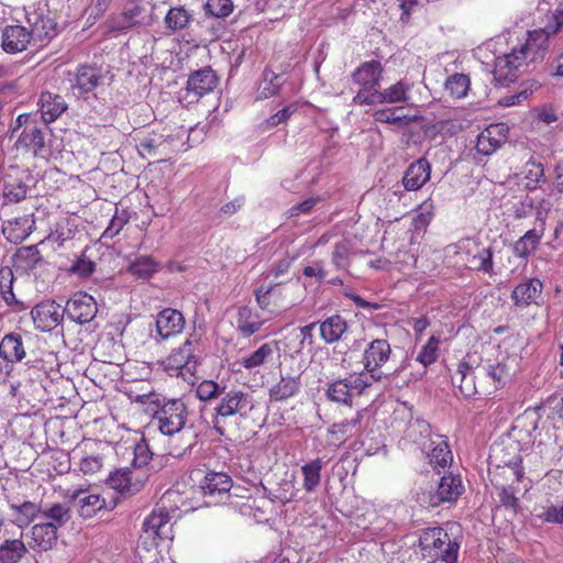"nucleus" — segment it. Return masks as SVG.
<instances>
[{"label": "nucleus", "mask_w": 563, "mask_h": 563, "mask_svg": "<svg viewBox=\"0 0 563 563\" xmlns=\"http://www.w3.org/2000/svg\"><path fill=\"white\" fill-rule=\"evenodd\" d=\"M135 402L144 405L145 411L151 416L147 428L167 437L166 449L170 456L184 459L191 453L198 434L191 427H187L189 412L181 398H168L150 391L137 395Z\"/></svg>", "instance_id": "obj_1"}, {"label": "nucleus", "mask_w": 563, "mask_h": 563, "mask_svg": "<svg viewBox=\"0 0 563 563\" xmlns=\"http://www.w3.org/2000/svg\"><path fill=\"white\" fill-rule=\"evenodd\" d=\"M419 547L429 563H457L460 544L441 527L422 530Z\"/></svg>", "instance_id": "obj_2"}, {"label": "nucleus", "mask_w": 563, "mask_h": 563, "mask_svg": "<svg viewBox=\"0 0 563 563\" xmlns=\"http://www.w3.org/2000/svg\"><path fill=\"white\" fill-rule=\"evenodd\" d=\"M253 409L252 396L240 389V388H227L223 386L220 391L214 406V417L212 420L213 428L220 435L224 434V428L221 422L233 416L246 417L247 413Z\"/></svg>", "instance_id": "obj_3"}, {"label": "nucleus", "mask_w": 563, "mask_h": 563, "mask_svg": "<svg viewBox=\"0 0 563 563\" xmlns=\"http://www.w3.org/2000/svg\"><path fill=\"white\" fill-rule=\"evenodd\" d=\"M172 515L164 507H156L145 517L139 539V548L150 550L162 541L173 540Z\"/></svg>", "instance_id": "obj_4"}, {"label": "nucleus", "mask_w": 563, "mask_h": 563, "mask_svg": "<svg viewBox=\"0 0 563 563\" xmlns=\"http://www.w3.org/2000/svg\"><path fill=\"white\" fill-rule=\"evenodd\" d=\"M390 355L391 347L385 339H375L366 345L363 352L362 363L371 379L387 385L390 384L391 378L398 373V369L389 374L382 371V367L389 361Z\"/></svg>", "instance_id": "obj_5"}, {"label": "nucleus", "mask_w": 563, "mask_h": 563, "mask_svg": "<svg viewBox=\"0 0 563 563\" xmlns=\"http://www.w3.org/2000/svg\"><path fill=\"white\" fill-rule=\"evenodd\" d=\"M199 339L192 334L184 342L181 346L173 351V353L164 362L165 369L169 375L194 374L198 365V356L196 355V345Z\"/></svg>", "instance_id": "obj_6"}, {"label": "nucleus", "mask_w": 563, "mask_h": 563, "mask_svg": "<svg viewBox=\"0 0 563 563\" xmlns=\"http://www.w3.org/2000/svg\"><path fill=\"white\" fill-rule=\"evenodd\" d=\"M272 499L265 497L238 495V493L228 496V504L232 509L260 523L268 521L272 511Z\"/></svg>", "instance_id": "obj_7"}, {"label": "nucleus", "mask_w": 563, "mask_h": 563, "mask_svg": "<svg viewBox=\"0 0 563 563\" xmlns=\"http://www.w3.org/2000/svg\"><path fill=\"white\" fill-rule=\"evenodd\" d=\"M148 478L147 471L129 467L117 470L107 479L109 487L123 496L141 492Z\"/></svg>", "instance_id": "obj_8"}, {"label": "nucleus", "mask_w": 563, "mask_h": 563, "mask_svg": "<svg viewBox=\"0 0 563 563\" xmlns=\"http://www.w3.org/2000/svg\"><path fill=\"white\" fill-rule=\"evenodd\" d=\"M294 290H299L298 283L286 285L284 283L269 284L268 286H260L254 290L256 303L263 310L269 309L272 299H285L286 307L297 305L299 297H290Z\"/></svg>", "instance_id": "obj_9"}, {"label": "nucleus", "mask_w": 563, "mask_h": 563, "mask_svg": "<svg viewBox=\"0 0 563 563\" xmlns=\"http://www.w3.org/2000/svg\"><path fill=\"white\" fill-rule=\"evenodd\" d=\"M65 314V307L54 300L42 301L31 310L34 325L42 332L54 330L62 323Z\"/></svg>", "instance_id": "obj_10"}, {"label": "nucleus", "mask_w": 563, "mask_h": 563, "mask_svg": "<svg viewBox=\"0 0 563 563\" xmlns=\"http://www.w3.org/2000/svg\"><path fill=\"white\" fill-rule=\"evenodd\" d=\"M66 316L74 322L85 324L97 314L98 308L95 298L87 292H75L66 302Z\"/></svg>", "instance_id": "obj_11"}, {"label": "nucleus", "mask_w": 563, "mask_h": 563, "mask_svg": "<svg viewBox=\"0 0 563 563\" xmlns=\"http://www.w3.org/2000/svg\"><path fill=\"white\" fill-rule=\"evenodd\" d=\"M104 74L100 67L80 65L74 74V79H71L73 93L78 98H87L102 84Z\"/></svg>", "instance_id": "obj_12"}, {"label": "nucleus", "mask_w": 563, "mask_h": 563, "mask_svg": "<svg viewBox=\"0 0 563 563\" xmlns=\"http://www.w3.org/2000/svg\"><path fill=\"white\" fill-rule=\"evenodd\" d=\"M233 487L232 478L224 472L209 471L199 482L202 495L210 500L209 504L218 503L223 497L228 499Z\"/></svg>", "instance_id": "obj_13"}, {"label": "nucleus", "mask_w": 563, "mask_h": 563, "mask_svg": "<svg viewBox=\"0 0 563 563\" xmlns=\"http://www.w3.org/2000/svg\"><path fill=\"white\" fill-rule=\"evenodd\" d=\"M464 493V485L460 474L443 475L435 493L429 494V506L437 507L442 503H455Z\"/></svg>", "instance_id": "obj_14"}, {"label": "nucleus", "mask_w": 563, "mask_h": 563, "mask_svg": "<svg viewBox=\"0 0 563 563\" xmlns=\"http://www.w3.org/2000/svg\"><path fill=\"white\" fill-rule=\"evenodd\" d=\"M435 432L432 431L431 424L421 418H412L409 420L404 433V440L415 445L420 452L430 451L434 442Z\"/></svg>", "instance_id": "obj_15"}, {"label": "nucleus", "mask_w": 563, "mask_h": 563, "mask_svg": "<svg viewBox=\"0 0 563 563\" xmlns=\"http://www.w3.org/2000/svg\"><path fill=\"white\" fill-rule=\"evenodd\" d=\"M218 76L210 66L192 71L186 82V93L198 100L210 93L218 85Z\"/></svg>", "instance_id": "obj_16"}, {"label": "nucleus", "mask_w": 563, "mask_h": 563, "mask_svg": "<svg viewBox=\"0 0 563 563\" xmlns=\"http://www.w3.org/2000/svg\"><path fill=\"white\" fill-rule=\"evenodd\" d=\"M65 497L76 501L78 515L84 519L92 518L98 511L106 508V499L98 494H90L86 488L68 489Z\"/></svg>", "instance_id": "obj_17"}, {"label": "nucleus", "mask_w": 563, "mask_h": 563, "mask_svg": "<svg viewBox=\"0 0 563 563\" xmlns=\"http://www.w3.org/2000/svg\"><path fill=\"white\" fill-rule=\"evenodd\" d=\"M509 128L506 123H495L483 130L476 142V151L483 155H490L507 140Z\"/></svg>", "instance_id": "obj_18"}, {"label": "nucleus", "mask_w": 563, "mask_h": 563, "mask_svg": "<svg viewBox=\"0 0 563 563\" xmlns=\"http://www.w3.org/2000/svg\"><path fill=\"white\" fill-rule=\"evenodd\" d=\"M156 338L167 340L183 332L185 328L184 314L173 308H165L156 316Z\"/></svg>", "instance_id": "obj_19"}, {"label": "nucleus", "mask_w": 563, "mask_h": 563, "mask_svg": "<svg viewBox=\"0 0 563 563\" xmlns=\"http://www.w3.org/2000/svg\"><path fill=\"white\" fill-rule=\"evenodd\" d=\"M431 165L426 158H419L411 163L402 176V185L408 191H416L430 179Z\"/></svg>", "instance_id": "obj_20"}, {"label": "nucleus", "mask_w": 563, "mask_h": 563, "mask_svg": "<svg viewBox=\"0 0 563 563\" xmlns=\"http://www.w3.org/2000/svg\"><path fill=\"white\" fill-rule=\"evenodd\" d=\"M384 67L379 60L362 63L353 73L352 80L360 87H379L383 78Z\"/></svg>", "instance_id": "obj_21"}, {"label": "nucleus", "mask_w": 563, "mask_h": 563, "mask_svg": "<svg viewBox=\"0 0 563 563\" xmlns=\"http://www.w3.org/2000/svg\"><path fill=\"white\" fill-rule=\"evenodd\" d=\"M2 48L5 53L15 54L26 49L31 42L29 30L22 25H8L2 31Z\"/></svg>", "instance_id": "obj_22"}, {"label": "nucleus", "mask_w": 563, "mask_h": 563, "mask_svg": "<svg viewBox=\"0 0 563 563\" xmlns=\"http://www.w3.org/2000/svg\"><path fill=\"white\" fill-rule=\"evenodd\" d=\"M545 228L542 224H534L532 229L528 230L520 236L512 245V253L517 258L528 260L540 245L543 238Z\"/></svg>", "instance_id": "obj_23"}, {"label": "nucleus", "mask_w": 563, "mask_h": 563, "mask_svg": "<svg viewBox=\"0 0 563 563\" xmlns=\"http://www.w3.org/2000/svg\"><path fill=\"white\" fill-rule=\"evenodd\" d=\"M57 530L53 525L44 522L36 523L31 529V540L29 547L38 552H45L56 544Z\"/></svg>", "instance_id": "obj_24"}, {"label": "nucleus", "mask_w": 563, "mask_h": 563, "mask_svg": "<svg viewBox=\"0 0 563 563\" xmlns=\"http://www.w3.org/2000/svg\"><path fill=\"white\" fill-rule=\"evenodd\" d=\"M125 26L148 25L152 22L150 3L141 0H129L122 12Z\"/></svg>", "instance_id": "obj_25"}, {"label": "nucleus", "mask_w": 563, "mask_h": 563, "mask_svg": "<svg viewBox=\"0 0 563 563\" xmlns=\"http://www.w3.org/2000/svg\"><path fill=\"white\" fill-rule=\"evenodd\" d=\"M543 285L538 278H530L518 284L511 294V299L516 306L528 307L537 303L542 294Z\"/></svg>", "instance_id": "obj_26"}, {"label": "nucleus", "mask_w": 563, "mask_h": 563, "mask_svg": "<svg viewBox=\"0 0 563 563\" xmlns=\"http://www.w3.org/2000/svg\"><path fill=\"white\" fill-rule=\"evenodd\" d=\"M15 146L18 148H24L32 151L34 155L42 154L45 147V134L44 131L34 124H27L16 136Z\"/></svg>", "instance_id": "obj_27"}, {"label": "nucleus", "mask_w": 563, "mask_h": 563, "mask_svg": "<svg viewBox=\"0 0 563 563\" xmlns=\"http://www.w3.org/2000/svg\"><path fill=\"white\" fill-rule=\"evenodd\" d=\"M515 360L508 356H503L501 360H496L494 363L486 362L477 367L481 376L489 377L494 383H503L508 379L514 373Z\"/></svg>", "instance_id": "obj_28"}, {"label": "nucleus", "mask_w": 563, "mask_h": 563, "mask_svg": "<svg viewBox=\"0 0 563 563\" xmlns=\"http://www.w3.org/2000/svg\"><path fill=\"white\" fill-rule=\"evenodd\" d=\"M38 106L41 118L46 124L54 122L67 109L63 97L48 91L41 93Z\"/></svg>", "instance_id": "obj_29"}, {"label": "nucleus", "mask_w": 563, "mask_h": 563, "mask_svg": "<svg viewBox=\"0 0 563 563\" xmlns=\"http://www.w3.org/2000/svg\"><path fill=\"white\" fill-rule=\"evenodd\" d=\"M320 336L327 344L340 341L349 330L346 320L340 314L328 317L318 322Z\"/></svg>", "instance_id": "obj_30"}, {"label": "nucleus", "mask_w": 563, "mask_h": 563, "mask_svg": "<svg viewBox=\"0 0 563 563\" xmlns=\"http://www.w3.org/2000/svg\"><path fill=\"white\" fill-rule=\"evenodd\" d=\"M432 442L434 443L430 448V451H422L421 453L428 457L429 463L434 467H446L453 460L446 438L438 433Z\"/></svg>", "instance_id": "obj_31"}, {"label": "nucleus", "mask_w": 563, "mask_h": 563, "mask_svg": "<svg viewBox=\"0 0 563 563\" xmlns=\"http://www.w3.org/2000/svg\"><path fill=\"white\" fill-rule=\"evenodd\" d=\"M301 388L300 376H282L280 380L269 388L271 401H284L296 396Z\"/></svg>", "instance_id": "obj_32"}, {"label": "nucleus", "mask_w": 563, "mask_h": 563, "mask_svg": "<svg viewBox=\"0 0 563 563\" xmlns=\"http://www.w3.org/2000/svg\"><path fill=\"white\" fill-rule=\"evenodd\" d=\"M0 356L10 363L21 362L25 357L22 338L16 333L5 334L0 342Z\"/></svg>", "instance_id": "obj_33"}, {"label": "nucleus", "mask_w": 563, "mask_h": 563, "mask_svg": "<svg viewBox=\"0 0 563 563\" xmlns=\"http://www.w3.org/2000/svg\"><path fill=\"white\" fill-rule=\"evenodd\" d=\"M27 22L31 25L29 32L33 40L43 41L56 34V23L48 16L34 12L27 15Z\"/></svg>", "instance_id": "obj_34"}, {"label": "nucleus", "mask_w": 563, "mask_h": 563, "mask_svg": "<svg viewBox=\"0 0 563 563\" xmlns=\"http://www.w3.org/2000/svg\"><path fill=\"white\" fill-rule=\"evenodd\" d=\"M18 269L29 273L44 262L37 245L22 246L13 255Z\"/></svg>", "instance_id": "obj_35"}, {"label": "nucleus", "mask_w": 563, "mask_h": 563, "mask_svg": "<svg viewBox=\"0 0 563 563\" xmlns=\"http://www.w3.org/2000/svg\"><path fill=\"white\" fill-rule=\"evenodd\" d=\"M451 379L452 384L459 387L463 396L471 397L476 393L474 369L468 363L461 362Z\"/></svg>", "instance_id": "obj_36"}, {"label": "nucleus", "mask_w": 563, "mask_h": 563, "mask_svg": "<svg viewBox=\"0 0 563 563\" xmlns=\"http://www.w3.org/2000/svg\"><path fill=\"white\" fill-rule=\"evenodd\" d=\"M362 420V413L358 411L352 418L344 419L340 422L333 423L328 432L332 438V443L342 444L347 438L354 434Z\"/></svg>", "instance_id": "obj_37"}, {"label": "nucleus", "mask_w": 563, "mask_h": 563, "mask_svg": "<svg viewBox=\"0 0 563 563\" xmlns=\"http://www.w3.org/2000/svg\"><path fill=\"white\" fill-rule=\"evenodd\" d=\"M354 255L355 252L352 242L343 239L333 245L331 263L336 269L349 273Z\"/></svg>", "instance_id": "obj_38"}, {"label": "nucleus", "mask_w": 563, "mask_h": 563, "mask_svg": "<svg viewBox=\"0 0 563 563\" xmlns=\"http://www.w3.org/2000/svg\"><path fill=\"white\" fill-rule=\"evenodd\" d=\"M325 464L327 462L323 459L317 457L301 466L302 487L307 493H313L320 485L321 471Z\"/></svg>", "instance_id": "obj_39"}, {"label": "nucleus", "mask_w": 563, "mask_h": 563, "mask_svg": "<svg viewBox=\"0 0 563 563\" xmlns=\"http://www.w3.org/2000/svg\"><path fill=\"white\" fill-rule=\"evenodd\" d=\"M412 87L413 82L406 78L386 87L384 89L386 103H408Z\"/></svg>", "instance_id": "obj_40"}, {"label": "nucleus", "mask_w": 563, "mask_h": 563, "mask_svg": "<svg viewBox=\"0 0 563 563\" xmlns=\"http://www.w3.org/2000/svg\"><path fill=\"white\" fill-rule=\"evenodd\" d=\"M493 255L492 246H486L478 242L471 271L484 273L489 276L496 275Z\"/></svg>", "instance_id": "obj_41"}, {"label": "nucleus", "mask_w": 563, "mask_h": 563, "mask_svg": "<svg viewBox=\"0 0 563 563\" xmlns=\"http://www.w3.org/2000/svg\"><path fill=\"white\" fill-rule=\"evenodd\" d=\"M136 147L144 158L162 156V148L166 147V140L162 134L152 133L142 137Z\"/></svg>", "instance_id": "obj_42"}, {"label": "nucleus", "mask_w": 563, "mask_h": 563, "mask_svg": "<svg viewBox=\"0 0 563 563\" xmlns=\"http://www.w3.org/2000/svg\"><path fill=\"white\" fill-rule=\"evenodd\" d=\"M401 109V107L379 109L374 111L372 113V117L376 122L388 123L398 126L408 125L417 120L416 115L397 114V112L400 111Z\"/></svg>", "instance_id": "obj_43"}, {"label": "nucleus", "mask_w": 563, "mask_h": 563, "mask_svg": "<svg viewBox=\"0 0 563 563\" xmlns=\"http://www.w3.org/2000/svg\"><path fill=\"white\" fill-rule=\"evenodd\" d=\"M41 518L48 520L45 523L53 525L58 530L69 521L70 508L64 504H53L49 507L41 508Z\"/></svg>", "instance_id": "obj_44"}, {"label": "nucleus", "mask_w": 563, "mask_h": 563, "mask_svg": "<svg viewBox=\"0 0 563 563\" xmlns=\"http://www.w3.org/2000/svg\"><path fill=\"white\" fill-rule=\"evenodd\" d=\"M192 21V14L184 7L172 8L165 15V25L173 32L181 31L188 27Z\"/></svg>", "instance_id": "obj_45"}, {"label": "nucleus", "mask_w": 563, "mask_h": 563, "mask_svg": "<svg viewBox=\"0 0 563 563\" xmlns=\"http://www.w3.org/2000/svg\"><path fill=\"white\" fill-rule=\"evenodd\" d=\"M161 265L151 256H139L129 265V272L136 278L147 279L158 272Z\"/></svg>", "instance_id": "obj_46"}, {"label": "nucleus", "mask_w": 563, "mask_h": 563, "mask_svg": "<svg viewBox=\"0 0 563 563\" xmlns=\"http://www.w3.org/2000/svg\"><path fill=\"white\" fill-rule=\"evenodd\" d=\"M238 330L243 336H251L260 331L263 322L257 317H253L252 310L247 306H242L238 311Z\"/></svg>", "instance_id": "obj_47"}, {"label": "nucleus", "mask_w": 563, "mask_h": 563, "mask_svg": "<svg viewBox=\"0 0 563 563\" xmlns=\"http://www.w3.org/2000/svg\"><path fill=\"white\" fill-rule=\"evenodd\" d=\"M25 553L26 547L21 540H5L0 545V563H18Z\"/></svg>", "instance_id": "obj_48"}, {"label": "nucleus", "mask_w": 563, "mask_h": 563, "mask_svg": "<svg viewBox=\"0 0 563 563\" xmlns=\"http://www.w3.org/2000/svg\"><path fill=\"white\" fill-rule=\"evenodd\" d=\"M284 81L285 80L282 75L265 68L263 71V81L260 86L258 97L267 99L275 96L279 91Z\"/></svg>", "instance_id": "obj_49"}, {"label": "nucleus", "mask_w": 563, "mask_h": 563, "mask_svg": "<svg viewBox=\"0 0 563 563\" xmlns=\"http://www.w3.org/2000/svg\"><path fill=\"white\" fill-rule=\"evenodd\" d=\"M327 397L333 402L342 404L345 406H352V395L350 389L344 380V378L336 379L330 384H328L327 388Z\"/></svg>", "instance_id": "obj_50"}, {"label": "nucleus", "mask_w": 563, "mask_h": 563, "mask_svg": "<svg viewBox=\"0 0 563 563\" xmlns=\"http://www.w3.org/2000/svg\"><path fill=\"white\" fill-rule=\"evenodd\" d=\"M29 220L26 218H16L8 222V227L3 228V234L11 243H20L31 233V228H24Z\"/></svg>", "instance_id": "obj_51"}, {"label": "nucleus", "mask_w": 563, "mask_h": 563, "mask_svg": "<svg viewBox=\"0 0 563 563\" xmlns=\"http://www.w3.org/2000/svg\"><path fill=\"white\" fill-rule=\"evenodd\" d=\"M540 88V84L537 80H527L520 85L518 92L506 96L501 100V104L505 107H511L522 103Z\"/></svg>", "instance_id": "obj_52"}, {"label": "nucleus", "mask_w": 563, "mask_h": 563, "mask_svg": "<svg viewBox=\"0 0 563 563\" xmlns=\"http://www.w3.org/2000/svg\"><path fill=\"white\" fill-rule=\"evenodd\" d=\"M530 198L533 200V211L536 212V222L534 224H542V227L545 228V220L548 218V214L553 207V203L551 201V196L545 195L543 192L541 194H532L530 195Z\"/></svg>", "instance_id": "obj_53"}, {"label": "nucleus", "mask_w": 563, "mask_h": 563, "mask_svg": "<svg viewBox=\"0 0 563 563\" xmlns=\"http://www.w3.org/2000/svg\"><path fill=\"white\" fill-rule=\"evenodd\" d=\"M10 507L16 512L15 520L19 526H26L37 516L41 517V508L32 501H25L20 505L11 504Z\"/></svg>", "instance_id": "obj_54"}, {"label": "nucleus", "mask_w": 563, "mask_h": 563, "mask_svg": "<svg viewBox=\"0 0 563 563\" xmlns=\"http://www.w3.org/2000/svg\"><path fill=\"white\" fill-rule=\"evenodd\" d=\"M439 345L440 338L435 335H431L427 343L421 347L418 353L416 361L422 364L424 367L430 366L434 362H437L439 357Z\"/></svg>", "instance_id": "obj_55"}, {"label": "nucleus", "mask_w": 563, "mask_h": 563, "mask_svg": "<svg viewBox=\"0 0 563 563\" xmlns=\"http://www.w3.org/2000/svg\"><path fill=\"white\" fill-rule=\"evenodd\" d=\"M445 90L454 98H463L470 88V78L464 74H454L448 77L444 84Z\"/></svg>", "instance_id": "obj_56"}, {"label": "nucleus", "mask_w": 563, "mask_h": 563, "mask_svg": "<svg viewBox=\"0 0 563 563\" xmlns=\"http://www.w3.org/2000/svg\"><path fill=\"white\" fill-rule=\"evenodd\" d=\"M273 354V349L268 343L261 345L256 351H254L249 356L243 357L240 361V364L245 369H253L258 367L265 363V361Z\"/></svg>", "instance_id": "obj_57"}, {"label": "nucleus", "mask_w": 563, "mask_h": 563, "mask_svg": "<svg viewBox=\"0 0 563 563\" xmlns=\"http://www.w3.org/2000/svg\"><path fill=\"white\" fill-rule=\"evenodd\" d=\"M478 245V241L475 239H464L459 241L456 246V256L459 260L468 268H472L473 258Z\"/></svg>", "instance_id": "obj_58"}, {"label": "nucleus", "mask_w": 563, "mask_h": 563, "mask_svg": "<svg viewBox=\"0 0 563 563\" xmlns=\"http://www.w3.org/2000/svg\"><path fill=\"white\" fill-rule=\"evenodd\" d=\"M130 221V216L128 211L121 210L119 211L118 208L115 209V213L113 214L112 219L110 220L109 225L103 231L101 239L103 240H112L114 236H117L124 225Z\"/></svg>", "instance_id": "obj_59"}, {"label": "nucleus", "mask_w": 563, "mask_h": 563, "mask_svg": "<svg viewBox=\"0 0 563 563\" xmlns=\"http://www.w3.org/2000/svg\"><path fill=\"white\" fill-rule=\"evenodd\" d=\"M232 0H207L203 4L206 14L214 18H227L233 11Z\"/></svg>", "instance_id": "obj_60"}, {"label": "nucleus", "mask_w": 563, "mask_h": 563, "mask_svg": "<svg viewBox=\"0 0 563 563\" xmlns=\"http://www.w3.org/2000/svg\"><path fill=\"white\" fill-rule=\"evenodd\" d=\"M525 175V187L529 190H534L538 184L544 177L543 166L540 163L528 162L523 170Z\"/></svg>", "instance_id": "obj_61"}, {"label": "nucleus", "mask_w": 563, "mask_h": 563, "mask_svg": "<svg viewBox=\"0 0 563 563\" xmlns=\"http://www.w3.org/2000/svg\"><path fill=\"white\" fill-rule=\"evenodd\" d=\"M223 386L213 380H203L196 388V395L201 401H214L217 400Z\"/></svg>", "instance_id": "obj_62"}, {"label": "nucleus", "mask_w": 563, "mask_h": 563, "mask_svg": "<svg viewBox=\"0 0 563 563\" xmlns=\"http://www.w3.org/2000/svg\"><path fill=\"white\" fill-rule=\"evenodd\" d=\"M27 186L23 183L7 184L3 188V205L18 203L25 199Z\"/></svg>", "instance_id": "obj_63"}, {"label": "nucleus", "mask_w": 563, "mask_h": 563, "mask_svg": "<svg viewBox=\"0 0 563 563\" xmlns=\"http://www.w3.org/2000/svg\"><path fill=\"white\" fill-rule=\"evenodd\" d=\"M103 466V455L86 454L80 457L79 468L84 474H96Z\"/></svg>", "instance_id": "obj_64"}]
</instances>
